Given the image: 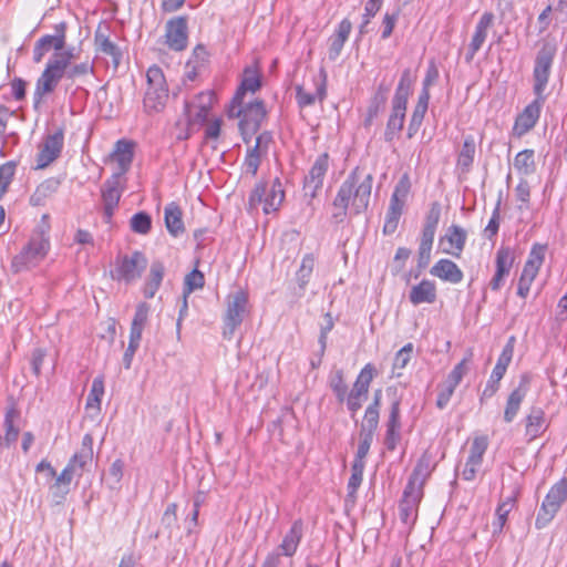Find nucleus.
I'll list each match as a JSON object with an SVG mask.
<instances>
[{"instance_id": "5fc2aeb1", "label": "nucleus", "mask_w": 567, "mask_h": 567, "mask_svg": "<svg viewBox=\"0 0 567 567\" xmlns=\"http://www.w3.org/2000/svg\"><path fill=\"white\" fill-rule=\"evenodd\" d=\"M515 341V337L512 336L503 348L502 354L498 358V381L502 379L503 373L512 361Z\"/></svg>"}, {"instance_id": "3c124183", "label": "nucleus", "mask_w": 567, "mask_h": 567, "mask_svg": "<svg viewBox=\"0 0 567 567\" xmlns=\"http://www.w3.org/2000/svg\"><path fill=\"white\" fill-rule=\"evenodd\" d=\"M330 388L340 402H343L348 394V386L343 379V372L341 370L334 371L330 377Z\"/></svg>"}, {"instance_id": "412c9836", "label": "nucleus", "mask_w": 567, "mask_h": 567, "mask_svg": "<svg viewBox=\"0 0 567 567\" xmlns=\"http://www.w3.org/2000/svg\"><path fill=\"white\" fill-rule=\"evenodd\" d=\"M93 461V437L91 434H85L82 439L80 450L71 457L68 466L72 468L78 476H81L86 471Z\"/></svg>"}, {"instance_id": "6e6d98bb", "label": "nucleus", "mask_w": 567, "mask_h": 567, "mask_svg": "<svg viewBox=\"0 0 567 567\" xmlns=\"http://www.w3.org/2000/svg\"><path fill=\"white\" fill-rule=\"evenodd\" d=\"M382 3L383 0H368L364 7L363 21L359 28L360 34L365 32V27L370 23L371 18L381 9Z\"/></svg>"}, {"instance_id": "6ab92c4d", "label": "nucleus", "mask_w": 567, "mask_h": 567, "mask_svg": "<svg viewBox=\"0 0 567 567\" xmlns=\"http://www.w3.org/2000/svg\"><path fill=\"white\" fill-rule=\"evenodd\" d=\"M466 230L457 225H452L440 239V247L443 252L460 257L466 241Z\"/></svg>"}, {"instance_id": "4468645a", "label": "nucleus", "mask_w": 567, "mask_h": 567, "mask_svg": "<svg viewBox=\"0 0 567 567\" xmlns=\"http://www.w3.org/2000/svg\"><path fill=\"white\" fill-rule=\"evenodd\" d=\"M215 101L210 91L202 92L192 102L185 104V113L189 124H202L206 121L209 110Z\"/></svg>"}, {"instance_id": "bb28decb", "label": "nucleus", "mask_w": 567, "mask_h": 567, "mask_svg": "<svg viewBox=\"0 0 567 567\" xmlns=\"http://www.w3.org/2000/svg\"><path fill=\"white\" fill-rule=\"evenodd\" d=\"M74 476H78L76 473L68 465L55 476V482L50 485L49 491L56 504H60L70 492V484Z\"/></svg>"}, {"instance_id": "b1692460", "label": "nucleus", "mask_w": 567, "mask_h": 567, "mask_svg": "<svg viewBox=\"0 0 567 567\" xmlns=\"http://www.w3.org/2000/svg\"><path fill=\"white\" fill-rule=\"evenodd\" d=\"M553 63V56L545 51L539 52L536 59V64L534 69V78H535V93L537 94L538 99H542L540 95L543 91L545 90L548 78H549V71Z\"/></svg>"}, {"instance_id": "a878e982", "label": "nucleus", "mask_w": 567, "mask_h": 567, "mask_svg": "<svg viewBox=\"0 0 567 567\" xmlns=\"http://www.w3.org/2000/svg\"><path fill=\"white\" fill-rule=\"evenodd\" d=\"M436 286L431 280H422L420 284L412 286L409 299L412 305L433 303L436 300Z\"/></svg>"}, {"instance_id": "4c0bfd02", "label": "nucleus", "mask_w": 567, "mask_h": 567, "mask_svg": "<svg viewBox=\"0 0 567 567\" xmlns=\"http://www.w3.org/2000/svg\"><path fill=\"white\" fill-rule=\"evenodd\" d=\"M431 471V460L427 456H422L409 480L408 486H413L423 491V485L426 478L430 476Z\"/></svg>"}, {"instance_id": "f257e3e1", "label": "nucleus", "mask_w": 567, "mask_h": 567, "mask_svg": "<svg viewBox=\"0 0 567 567\" xmlns=\"http://www.w3.org/2000/svg\"><path fill=\"white\" fill-rule=\"evenodd\" d=\"M373 178L371 174L362 175L355 169L340 186L333 200L336 212L333 218L342 220L347 208L351 206L355 214H360L369 206Z\"/></svg>"}, {"instance_id": "e2e57ef3", "label": "nucleus", "mask_w": 567, "mask_h": 567, "mask_svg": "<svg viewBox=\"0 0 567 567\" xmlns=\"http://www.w3.org/2000/svg\"><path fill=\"white\" fill-rule=\"evenodd\" d=\"M514 261V255L509 249H502L498 251V280L502 276L509 271Z\"/></svg>"}, {"instance_id": "423d86ee", "label": "nucleus", "mask_w": 567, "mask_h": 567, "mask_svg": "<svg viewBox=\"0 0 567 567\" xmlns=\"http://www.w3.org/2000/svg\"><path fill=\"white\" fill-rule=\"evenodd\" d=\"M230 118H238L239 131L243 140L249 143L251 136L259 130L261 122L266 117V109L262 101L256 100L248 103L245 107L240 104V113L238 115H228Z\"/></svg>"}, {"instance_id": "39448f33", "label": "nucleus", "mask_w": 567, "mask_h": 567, "mask_svg": "<svg viewBox=\"0 0 567 567\" xmlns=\"http://www.w3.org/2000/svg\"><path fill=\"white\" fill-rule=\"evenodd\" d=\"M247 312L248 298L243 290H237L227 297L224 316V338H233L235 330L241 324Z\"/></svg>"}, {"instance_id": "de8ad7c7", "label": "nucleus", "mask_w": 567, "mask_h": 567, "mask_svg": "<svg viewBox=\"0 0 567 567\" xmlns=\"http://www.w3.org/2000/svg\"><path fill=\"white\" fill-rule=\"evenodd\" d=\"M514 166L523 174L532 173L535 167L534 152L529 150L519 152L514 159Z\"/></svg>"}, {"instance_id": "9d476101", "label": "nucleus", "mask_w": 567, "mask_h": 567, "mask_svg": "<svg viewBox=\"0 0 567 567\" xmlns=\"http://www.w3.org/2000/svg\"><path fill=\"white\" fill-rule=\"evenodd\" d=\"M375 369L372 364L368 363L359 373L354 385L349 394H347V404L350 411L357 412L362 402L367 399L370 383L374 377Z\"/></svg>"}, {"instance_id": "7c9ffc66", "label": "nucleus", "mask_w": 567, "mask_h": 567, "mask_svg": "<svg viewBox=\"0 0 567 567\" xmlns=\"http://www.w3.org/2000/svg\"><path fill=\"white\" fill-rule=\"evenodd\" d=\"M270 135L268 133H264L259 135L256 138L255 146L249 150L246 159H245V167L246 172L251 174L252 176L256 175L259 164H260V156H261V148L267 146V144L270 141Z\"/></svg>"}, {"instance_id": "f3484780", "label": "nucleus", "mask_w": 567, "mask_h": 567, "mask_svg": "<svg viewBox=\"0 0 567 567\" xmlns=\"http://www.w3.org/2000/svg\"><path fill=\"white\" fill-rule=\"evenodd\" d=\"M422 496V489L406 485L403 498L399 506L400 518L404 524H413L415 522L417 517L419 503Z\"/></svg>"}, {"instance_id": "473e14b6", "label": "nucleus", "mask_w": 567, "mask_h": 567, "mask_svg": "<svg viewBox=\"0 0 567 567\" xmlns=\"http://www.w3.org/2000/svg\"><path fill=\"white\" fill-rule=\"evenodd\" d=\"M302 537V523L301 520H296L290 530L286 534L284 537V540L281 545L279 546V549L282 555L285 556H292Z\"/></svg>"}, {"instance_id": "864d4df0", "label": "nucleus", "mask_w": 567, "mask_h": 567, "mask_svg": "<svg viewBox=\"0 0 567 567\" xmlns=\"http://www.w3.org/2000/svg\"><path fill=\"white\" fill-rule=\"evenodd\" d=\"M16 172V163L7 162L0 166V199L6 194Z\"/></svg>"}, {"instance_id": "c85d7f7f", "label": "nucleus", "mask_w": 567, "mask_h": 567, "mask_svg": "<svg viewBox=\"0 0 567 567\" xmlns=\"http://www.w3.org/2000/svg\"><path fill=\"white\" fill-rule=\"evenodd\" d=\"M102 197L105 215L110 219L121 197L120 182L116 177L105 182L102 188Z\"/></svg>"}, {"instance_id": "6e6552de", "label": "nucleus", "mask_w": 567, "mask_h": 567, "mask_svg": "<svg viewBox=\"0 0 567 567\" xmlns=\"http://www.w3.org/2000/svg\"><path fill=\"white\" fill-rule=\"evenodd\" d=\"M65 64L62 61L49 60L45 69L38 79L34 90V103L39 104L44 96L51 94L65 74Z\"/></svg>"}, {"instance_id": "7ed1b4c3", "label": "nucleus", "mask_w": 567, "mask_h": 567, "mask_svg": "<svg viewBox=\"0 0 567 567\" xmlns=\"http://www.w3.org/2000/svg\"><path fill=\"white\" fill-rule=\"evenodd\" d=\"M147 87L144 96V106L148 111L163 110L168 100V87L161 68L153 65L146 72Z\"/></svg>"}, {"instance_id": "a19ab883", "label": "nucleus", "mask_w": 567, "mask_h": 567, "mask_svg": "<svg viewBox=\"0 0 567 567\" xmlns=\"http://www.w3.org/2000/svg\"><path fill=\"white\" fill-rule=\"evenodd\" d=\"M324 96L326 86L323 83L318 84L315 92H308L302 86L297 87V101L301 107L313 105L317 100L322 101Z\"/></svg>"}, {"instance_id": "f704fd0d", "label": "nucleus", "mask_w": 567, "mask_h": 567, "mask_svg": "<svg viewBox=\"0 0 567 567\" xmlns=\"http://www.w3.org/2000/svg\"><path fill=\"white\" fill-rule=\"evenodd\" d=\"M381 395V390H377L374 392L373 403L365 410L364 419L361 425V432L373 434L378 427Z\"/></svg>"}, {"instance_id": "bf43d9fd", "label": "nucleus", "mask_w": 567, "mask_h": 567, "mask_svg": "<svg viewBox=\"0 0 567 567\" xmlns=\"http://www.w3.org/2000/svg\"><path fill=\"white\" fill-rule=\"evenodd\" d=\"M334 326L332 316L330 313H326L323 318V323L321 324L320 336H319V344H320V358L323 355L327 348V339L328 333L332 330Z\"/></svg>"}, {"instance_id": "8fccbe9b", "label": "nucleus", "mask_w": 567, "mask_h": 567, "mask_svg": "<svg viewBox=\"0 0 567 567\" xmlns=\"http://www.w3.org/2000/svg\"><path fill=\"white\" fill-rule=\"evenodd\" d=\"M412 346L406 344L401 350H399L394 357L392 375L401 377V371L408 365L411 360Z\"/></svg>"}, {"instance_id": "72a5a7b5", "label": "nucleus", "mask_w": 567, "mask_h": 567, "mask_svg": "<svg viewBox=\"0 0 567 567\" xmlns=\"http://www.w3.org/2000/svg\"><path fill=\"white\" fill-rule=\"evenodd\" d=\"M430 92H421L416 105L414 106L409 124V137H412L420 128L424 115L427 111Z\"/></svg>"}, {"instance_id": "c9c22d12", "label": "nucleus", "mask_w": 567, "mask_h": 567, "mask_svg": "<svg viewBox=\"0 0 567 567\" xmlns=\"http://www.w3.org/2000/svg\"><path fill=\"white\" fill-rule=\"evenodd\" d=\"M165 225L167 230L175 237L184 231L182 220V210L175 203H169L165 207Z\"/></svg>"}, {"instance_id": "052dcab7", "label": "nucleus", "mask_w": 567, "mask_h": 567, "mask_svg": "<svg viewBox=\"0 0 567 567\" xmlns=\"http://www.w3.org/2000/svg\"><path fill=\"white\" fill-rule=\"evenodd\" d=\"M466 372H467L466 361L462 360L450 372V374L447 375L445 382L451 384L454 388H457V385L460 384V382L462 381V379L466 374Z\"/></svg>"}, {"instance_id": "393cba45", "label": "nucleus", "mask_w": 567, "mask_h": 567, "mask_svg": "<svg viewBox=\"0 0 567 567\" xmlns=\"http://www.w3.org/2000/svg\"><path fill=\"white\" fill-rule=\"evenodd\" d=\"M430 274L443 281L458 284L463 279V272L458 266L450 259H440L430 270Z\"/></svg>"}, {"instance_id": "09e8293b", "label": "nucleus", "mask_w": 567, "mask_h": 567, "mask_svg": "<svg viewBox=\"0 0 567 567\" xmlns=\"http://www.w3.org/2000/svg\"><path fill=\"white\" fill-rule=\"evenodd\" d=\"M363 470H364V462H361V461L353 462L352 468H351L352 474L348 482V495L350 497H354L359 486L362 483Z\"/></svg>"}, {"instance_id": "a211bd4d", "label": "nucleus", "mask_w": 567, "mask_h": 567, "mask_svg": "<svg viewBox=\"0 0 567 567\" xmlns=\"http://www.w3.org/2000/svg\"><path fill=\"white\" fill-rule=\"evenodd\" d=\"M63 146V133L61 131L49 135L38 154L37 168H44L58 158Z\"/></svg>"}, {"instance_id": "9b49d317", "label": "nucleus", "mask_w": 567, "mask_h": 567, "mask_svg": "<svg viewBox=\"0 0 567 567\" xmlns=\"http://www.w3.org/2000/svg\"><path fill=\"white\" fill-rule=\"evenodd\" d=\"M260 85V75L257 68L255 65L247 66L244 70L241 84L237 89L236 94L230 102L227 114L238 115L240 113V104L244 102L245 94L247 92L255 93L257 90H259Z\"/></svg>"}, {"instance_id": "20e7f679", "label": "nucleus", "mask_w": 567, "mask_h": 567, "mask_svg": "<svg viewBox=\"0 0 567 567\" xmlns=\"http://www.w3.org/2000/svg\"><path fill=\"white\" fill-rule=\"evenodd\" d=\"M285 198L281 183L276 179L270 185L258 184L251 192L248 200L249 209L254 210L262 205L265 214L276 212Z\"/></svg>"}, {"instance_id": "0e129e2a", "label": "nucleus", "mask_w": 567, "mask_h": 567, "mask_svg": "<svg viewBox=\"0 0 567 567\" xmlns=\"http://www.w3.org/2000/svg\"><path fill=\"white\" fill-rule=\"evenodd\" d=\"M207 60H208V52H207L206 48L202 44H198L193 50L192 56L187 62L189 64L197 65V68L203 70Z\"/></svg>"}, {"instance_id": "2f4dec72", "label": "nucleus", "mask_w": 567, "mask_h": 567, "mask_svg": "<svg viewBox=\"0 0 567 567\" xmlns=\"http://www.w3.org/2000/svg\"><path fill=\"white\" fill-rule=\"evenodd\" d=\"M494 16L492 12L484 13L481 18L480 22L476 25L475 33L473 35L472 42L470 44V56L472 59L473 55L481 49L482 44L486 39L487 29L493 25Z\"/></svg>"}, {"instance_id": "5701e85b", "label": "nucleus", "mask_w": 567, "mask_h": 567, "mask_svg": "<svg viewBox=\"0 0 567 567\" xmlns=\"http://www.w3.org/2000/svg\"><path fill=\"white\" fill-rule=\"evenodd\" d=\"M542 99H536L533 103L528 104L524 111L517 116L513 132L517 136H522L532 130L539 118Z\"/></svg>"}, {"instance_id": "c03bdc74", "label": "nucleus", "mask_w": 567, "mask_h": 567, "mask_svg": "<svg viewBox=\"0 0 567 567\" xmlns=\"http://www.w3.org/2000/svg\"><path fill=\"white\" fill-rule=\"evenodd\" d=\"M104 395V379L103 377H96L93 382L90 390V393L86 399V409H101V401Z\"/></svg>"}, {"instance_id": "e433bc0d", "label": "nucleus", "mask_w": 567, "mask_h": 567, "mask_svg": "<svg viewBox=\"0 0 567 567\" xmlns=\"http://www.w3.org/2000/svg\"><path fill=\"white\" fill-rule=\"evenodd\" d=\"M164 265L161 261H154L150 269V275L144 287V296L151 299L158 290L164 277Z\"/></svg>"}, {"instance_id": "c756f323", "label": "nucleus", "mask_w": 567, "mask_h": 567, "mask_svg": "<svg viewBox=\"0 0 567 567\" xmlns=\"http://www.w3.org/2000/svg\"><path fill=\"white\" fill-rule=\"evenodd\" d=\"M546 254V246L535 245L532 248L529 257L524 266L523 272L520 276L534 281L536 278L539 268L542 267Z\"/></svg>"}, {"instance_id": "49530a36", "label": "nucleus", "mask_w": 567, "mask_h": 567, "mask_svg": "<svg viewBox=\"0 0 567 567\" xmlns=\"http://www.w3.org/2000/svg\"><path fill=\"white\" fill-rule=\"evenodd\" d=\"M19 417V414L16 409L11 408L6 413L4 426H6V435L4 441L6 445H10L18 440L19 427L14 426V420Z\"/></svg>"}, {"instance_id": "680f3d73", "label": "nucleus", "mask_w": 567, "mask_h": 567, "mask_svg": "<svg viewBox=\"0 0 567 567\" xmlns=\"http://www.w3.org/2000/svg\"><path fill=\"white\" fill-rule=\"evenodd\" d=\"M372 440H373V434L365 433V432L360 433V443L358 446L354 462H358V461L364 462V458L369 453Z\"/></svg>"}, {"instance_id": "cd10ccee", "label": "nucleus", "mask_w": 567, "mask_h": 567, "mask_svg": "<svg viewBox=\"0 0 567 567\" xmlns=\"http://www.w3.org/2000/svg\"><path fill=\"white\" fill-rule=\"evenodd\" d=\"M400 403L394 401L391 406L390 419L384 444L389 450H394L401 439L400 436Z\"/></svg>"}, {"instance_id": "f03ea898", "label": "nucleus", "mask_w": 567, "mask_h": 567, "mask_svg": "<svg viewBox=\"0 0 567 567\" xmlns=\"http://www.w3.org/2000/svg\"><path fill=\"white\" fill-rule=\"evenodd\" d=\"M50 228L49 216L43 215L29 243L12 260L16 272L34 267L45 258L50 249Z\"/></svg>"}, {"instance_id": "a18cd8bd", "label": "nucleus", "mask_w": 567, "mask_h": 567, "mask_svg": "<svg viewBox=\"0 0 567 567\" xmlns=\"http://www.w3.org/2000/svg\"><path fill=\"white\" fill-rule=\"evenodd\" d=\"M95 44L97 48V51L110 55L113 59V62L115 65L120 63L121 53L117 47L109 40L107 37L97 33L95 37Z\"/></svg>"}, {"instance_id": "4d7b16f0", "label": "nucleus", "mask_w": 567, "mask_h": 567, "mask_svg": "<svg viewBox=\"0 0 567 567\" xmlns=\"http://www.w3.org/2000/svg\"><path fill=\"white\" fill-rule=\"evenodd\" d=\"M204 275L197 269L193 270L185 277V297L196 289H200L204 286Z\"/></svg>"}, {"instance_id": "79ce46f5", "label": "nucleus", "mask_w": 567, "mask_h": 567, "mask_svg": "<svg viewBox=\"0 0 567 567\" xmlns=\"http://www.w3.org/2000/svg\"><path fill=\"white\" fill-rule=\"evenodd\" d=\"M409 190H410V185L404 179H401L395 188H394V192L391 196V200H390V205H389V209L393 210L394 212H398L400 214L403 213V207L405 205V202H406V198H408V195H409Z\"/></svg>"}, {"instance_id": "4be33fe9", "label": "nucleus", "mask_w": 567, "mask_h": 567, "mask_svg": "<svg viewBox=\"0 0 567 567\" xmlns=\"http://www.w3.org/2000/svg\"><path fill=\"white\" fill-rule=\"evenodd\" d=\"M528 392V378L522 377L519 384L509 393L506 399L503 419L505 422L511 423L515 420L520 404L526 398Z\"/></svg>"}, {"instance_id": "58836bf2", "label": "nucleus", "mask_w": 567, "mask_h": 567, "mask_svg": "<svg viewBox=\"0 0 567 567\" xmlns=\"http://www.w3.org/2000/svg\"><path fill=\"white\" fill-rule=\"evenodd\" d=\"M526 435L536 439L545 430V413L542 409H533L526 417Z\"/></svg>"}, {"instance_id": "338daca9", "label": "nucleus", "mask_w": 567, "mask_h": 567, "mask_svg": "<svg viewBox=\"0 0 567 567\" xmlns=\"http://www.w3.org/2000/svg\"><path fill=\"white\" fill-rule=\"evenodd\" d=\"M176 511L177 505L175 503H172L166 507L162 517V525L165 527V529L169 532L172 530L173 527L176 526L177 523Z\"/></svg>"}, {"instance_id": "0eeeda50", "label": "nucleus", "mask_w": 567, "mask_h": 567, "mask_svg": "<svg viewBox=\"0 0 567 567\" xmlns=\"http://www.w3.org/2000/svg\"><path fill=\"white\" fill-rule=\"evenodd\" d=\"M567 499V478L556 483L546 495L536 517V527H545L559 511L561 504Z\"/></svg>"}, {"instance_id": "603ef678", "label": "nucleus", "mask_w": 567, "mask_h": 567, "mask_svg": "<svg viewBox=\"0 0 567 567\" xmlns=\"http://www.w3.org/2000/svg\"><path fill=\"white\" fill-rule=\"evenodd\" d=\"M130 224L134 233L145 235L151 229L152 219L148 214L141 212L132 216Z\"/></svg>"}, {"instance_id": "ea45409f", "label": "nucleus", "mask_w": 567, "mask_h": 567, "mask_svg": "<svg viewBox=\"0 0 567 567\" xmlns=\"http://www.w3.org/2000/svg\"><path fill=\"white\" fill-rule=\"evenodd\" d=\"M60 182L55 178H49L43 181L35 189L30 198V202L34 206H40L44 200L54 194L59 188Z\"/></svg>"}, {"instance_id": "2eb2a0df", "label": "nucleus", "mask_w": 567, "mask_h": 567, "mask_svg": "<svg viewBox=\"0 0 567 567\" xmlns=\"http://www.w3.org/2000/svg\"><path fill=\"white\" fill-rule=\"evenodd\" d=\"M329 157L328 154H321L313 163L309 174L305 177L303 190L305 196L313 198L321 188L323 177L328 171Z\"/></svg>"}, {"instance_id": "aec40b11", "label": "nucleus", "mask_w": 567, "mask_h": 567, "mask_svg": "<svg viewBox=\"0 0 567 567\" xmlns=\"http://www.w3.org/2000/svg\"><path fill=\"white\" fill-rule=\"evenodd\" d=\"M166 43L175 51H182L187 45V21L183 17L172 19L166 24Z\"/></svg>"}, {"instance_id": "69168bd1", "label": "nucleus", "mask_w": 567, "mask_h": 567, "mask_svg": "<svg viewBox=\"0 0 567 567\" xmlns=\"http://www.w3.org/2000/svg\"><path fill=\"white\" fill-rule=\"evenodd\" d=\"M456 388L446 383L445 381L440 385V392L436 400V406L443 410L450 402Z\"/></svg>"}, {"instance_id": "f8f14e48", "label": "nucleus", "mask_w": 567, "mask_h": 567, "mask_svg": "<svg viewBox=\"0 0 567 567\" xmlns=\"http://www.w3.org/2000/svg\"><path fill=\"white\" fill-rule=\"evenodd\" d=\"M146 267V257L142 252L135 251L131 256H124L118 261L115 269V278L125 282H132L142 276Z\"/></svg>"}, {"instance_id": "774afa93", "label": "nucleus", "mask_w": 567, "mask_h": 567, "mask_svg": "<svg viewBox=\"0 0 567 567\" xmlns=\"http://www.w3.org/2000/svg\"><path fill=\"white\" fill-rule=\"evenodd\" d=\"M352 30V23L349 19H343L336 32L331 35L333 39H336L337 41H340L343 45L346 43V41L348 40L349 35H350V32Z\"/></svg>"}, {"instance_id": "37998d69", "label": "nucleus", "mask_w": 567, "mask_h": 567, "mask_svg": "<svg viewBox=\"0 0 567 567\" xmlns=\"http://www.w3.org/2000/svg\"><path fill=\"white\" fill-rule=\"evenodd\" d=\"M315 257L312 254H307L301 260V265L296 274L297 282L301 291L306 289L311 274L315 268Z\"/></svg>"}, {"instance_id": "13d9d810", "label": "nucleus", "mask_w": 567, "mask_h": 567, "mask_svg": "<svg viewBox=\"0 0 567 567\" xmlns=\"http://www.w3.org/2000/svg\"><path fill=\"white\" fill-rule=\"evenodd\" d=\"M93 72V65L90 62H82L74 65H69L68 70L64 75L68 76V79L74 81L76 79L86 76Z\"/></svg>"}, {"instance_id": "ddd939ff", "label": "nucleus", "mask_w": 567, "mask_h": 567, "mask_svg": "<svg viewBox=\"0 0 567 567\" xmlns=\"http://www.w3.org/2000/svg\"><path fill=\"white\" fill-rule=\"evenodd\" d=\"M413 85V78L409 69L402 72L401 79L392 99L391 118L405 120L406 104Z\"/></svg>"}, {"instance_id": "dca6fc26", "label": "nucleus", "mask_w": 567, "mask_h": 567, "mask_svg": "<svg viewBox=\"0 0 567 567\" xmlns=\"http://www.w3.org/2000/svg\"><path fill=\"white\" fill-rule=\"evenodd\" d=\"M488 442L485 436H476L471 445L467 461L462 471V477L472 481L482 465L483 455L486 452Z\"/></svg>"}, {"instance_id": "1a4fd4ad", "label": "nucleus", "mask_w": 567, "mask_h": 567, "mask_svg": "<svg viewBox=\"0 0 567 567\" xmlns=\"http://www.w3.org/2000/svg\"><path fill=\"white\" fill-rule=\"evenodd\" d=\"M66 23L60 22L54 27V34H45L41 37L34 44L33 60L39 63L43 56L50 51H61L65 47Z\"/></svg>"}]
</instances>
